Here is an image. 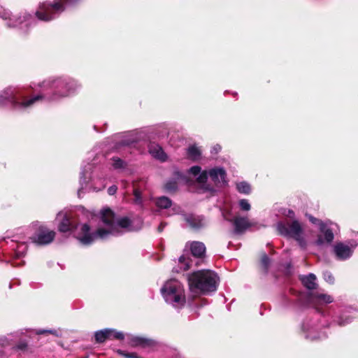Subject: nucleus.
Segmentation results:
<instances>
[{
  "mask_svg": "<svg viewBox=\"0 0 358 358\" xmlns=\"http://www.w3.org/2000/svg\"><path fill=\"white\" fill-rule=\"evenodd\" d=\"M40 94L30 97L27 87H9L0 94V106L10 105L15 110H27L41 100L58 101L72 95L79 87L70 78H48L38 84Z\"/></svg>",
  "mask_w": 358,
  "mask_h": 358,
  "instance_id": "1",
  "label": "nucleus"
},
{
  "mask_svg": "<svg viewBox=\"0 0 358 358\" xmlns=\"http://www.w3.org/2000/svg\"><path fill=\"white\" fill-rule=\"evenodd\" d=\"M57 220L60 221L58 227L60 231L66 232L76 229V238L85 245H90L96 239H106L110 235L117 236L125 231L141 228L134 227L127 217L115 218L113 212L109 208L101 211V220L106 228H99L95 232H91L87 224H76L71 216L67 213L59 212L57 215Z\"/></svg>",
  "mask_w": 358,
  "mask_h": 358,
  "instance_id": "2",
  "label": "nucleus"
},
{
  "mask_svg": "<svg viewBox=\"0 0 358 358\" xmlns=\"http://www.w3.org/2000/svg\"><path fill=\"white\" fill-rule=\"evenodd\" d=\"M187 280L192 292L208 293L217 289L219 277L210 270H201L189 274Z\"/></svg>",
  "mask_w": 358,
  "mask_h": 358,
  "instance_id": "3",
  "label": "nucleus"
},
{
  "mask_svg": "<svg viewBox=\"0 0 358 358\" xmlns=\"http://www.w3.org/2000/svg\"><path fill=\"white\" fill-rule=\"evenodd\" d=\"M283 220L276 224L278 233L287 238H292L297 241L302 248H306V241L303 238V229L301 223L296 219L294 213L289 210Z\"/></svg>",
  "mask_w": 358,
  "mask_h": 358,
  "instance_id": "4",
  "label": "nucleus"
},
{
  "mask_svg": "<svg viewBox=\"0 0 358 358\" xmlns=\"http://www.w3.org/2000/svg\"><path fill=\"white\" fill-rule=\"evenodd\" d=\"M189 173L196 178V182L204 191H213V189L210 185L207 184L208 177L209 176L215 185H226L227 173L225 170L221 167H215L207 171H201L199 166H194L189 169Z\"/></svg>",
  "mask_w": 358,
  "mask_h": 358,
  "instance_id": "5",
  "label": "nucleus"
},
{
  "mask_svg": "<svg viewBox=\"0 0 358 358\" xmlns=\"http://www.w3.org/2000/svg\"><path fill=\"white\" fill-rule=\"evenodd\" d=\"M161 292L165 301L173 307L181 308L185 305V290L179 281L174 279L166 281Z\"/></svg>",
  "mask_w": 358,
  "mask_h": 358,
  "instance_id": "6",
  "label": "nucleus"
},
{
  "mask_svg": "<svg viewBox=\"0 0 358 358\" xmlns=\"http://www.w3.org/2000/svg\"><path fill=\"white\" fill-rule=\"evenodd\" d=\"M78 0H54L39 4L35 15L42 21L48 22L57 17L64 10L66 5H73Z\"/></svg>",
  "mask_w": 358,
  "mask_h": 358,
  "instance_id": "7",
  "label": "nucleus"
},
{
  "mask_svg": "<svg viewBox=\"0 0 358 358\" xmlns=\"http://www.w3.org/2000/svg\"><path fill=\"white\" fill-rule=\"evenodd\" d=\"M0 17L6 21L8 27H19L24 33L27 32L29 27L36 23L34 18L26 12L20 13V15H13L2 7H0Z\"/></svg>",
  "mask_w": 358,
  "mask_h": 358,
  "instance_id": "8",
  "label": "nucleus"
},
{
  "mask_svg": "<svg viewBox=\"0 0 358 358\" xmlns=\"http://www.w3.org/2000/svg\"><path fill=\"white\" fill-rule=\"evenodd\" d=\"M187 249L191 251V253L194 258H202L206 252L205 245L201 242L192 241L187 243L185 248V252L178 259L179 267L181 271L188 270L193 263L192 259L190 258L188 254L185 253V251Z\"/></svg>",
  "mask_w": 358,
  "mask_h": 358,
  "instance_id": "9",
  "label": "nucleus"
},
{
  "mask_svg": "<svg viewBox=\"0 0 358 358\" xmlns=\"http://www.w3.org/2000/svg\"><path fill=\"white\" fill-rule=\"evenodd\" d=\"M33 231L29 237L31 241L38 245H47L55 238V233L43 225L35 224L29 229L28 233Z\"/></svg>",
  "mask_w": 358,
  "mask_h": 358,
  "instance_id": "10",
  "label": "nucleus"
},
{
  "mask_svg": "<svg viewBox=\"0 0 358 358\" xmlns=\"http://www.w3.org/2000/svg\"><path fill=\"white\" fill-rule=\"evenodd\" d=\"M338 228L336 224H334L330 221L325 222H320V231L322 235L319 236L315 241V244L317 245H322L324 243H330L334 239V231Z\"/></svg>",
  "mask_w": 358,
  "mask_h": 358,
  "instance_id": "11",
  "label": "nucleus"
},
{
  "mask_svg": "<svg viewBox=\"0 0 358 358\" xmlns=\"http://www.w3.org/2000/svg\"><path fill=\"white\" fill-rule=\"evenodd\" d=\"M353 247L343 243H336L334 247V254L339 260H345L350 258L353 253Z\"/></svg>",
  "mask_w": 358,
  "mask_h": 358,
  "instance_id": "12",
  "label": "nucleus"
},
{
  "mask_svg": "<svg viewBox=\"0 0 358 358\" xmlns=\"http://www.w3.org/2000/svg\"><path fill=\"white\" fill-rule=\"evenodd\" d=\"M155 203L156 206L161 209L171 208V213L169 215L179 214L182 212L180 207L177 206H172L171 200L164 196H159L155 199Z\"/></svg>",
  "mask_w": 358,
  "mask_h": 358,
  "instance_id": "13",
  "label": "nucleus"
},
{
  "mask_svg": "<svg viewBox=\"0 0 358 358\" xmlns=\"http://www.w3.org/2000/svg\"><path fill=\"white\" fill-rule=\"evenodd\" d=\"M233 224L236 234L243 233L252 225L247 217L241 216H236L233 220Z\"/></svg>",
  "mask_w": 358,
  "mask_h": 358,
  "instance_id": "14",
  "label": "nucleus"
},
{
  "mask_svg": "<svg viewBox=\"0 0 358 358\" xmlns=\"http://www.w3.org/2000/svg\"><path fill=\"white\" fill-rule=\"evenodd\" d=\"M185 219L189 226L194 229H199L206 225V220L201 215H189Z\"/></svg>",
  "mask_w": 358,
  "mask_h": 358,
  "instance_id": "15",
  "label": "nucleus"
},
{
  "mask_svg": "<svg viewBox=\"0 0 358 358\" xmlns=\"http://www.w3.org/2000/svg\"><path fill=\"white\" fill-rule=\"evenodd\" d=\"M182 182H185V177L179 172L175 173V177L168 180L164 185V189L167 192H174L177 189L178 186Z\"/></svg>",
  "mask_w": 358,
  "mask_h": 358,
  "instance_id": "16",
  "label": "nucleus"
},
{
  "mask_svg": "<svg viewBox=\"0 0 358 358\" xmlns=\"http://www.w3.org/2000/svg\"><path fill=\"white\" fill-rule=\"evenodd\" d=\"M310 300L314 306L324 305L330 303L334 301L330 295L319 293L311 295Z\"/></svg>",
  "mask_w": 358,
  "mask_h": 358,
  "instance_id": "17",
  "label": "nucleus"
},
{
  "mask_svg": "<svg viewBox=\"0 0 358 358\" xmlns=\"http://www.w3.org/2000/svg\"><path fill=\"white\" fill-rule=\"evenodd\" d=\"M149 152L155 158L160 161H165L166 159V155L162 148L157 144L152 143L149 145Z\"/></svg>",
  "mask_w": 358,
  "mask_h": 358,
  "instance_id": "18",
  "label": "nucleus"
},
{
  "mask_svg": "<svg viewBox=\"0 0 358 358\" xmlns=\"http://www.w3.org/2000/svg\"><path fill=\"white\" fill-rule=\"evenodd\" d=\"M301 280L303 285L308 289H313L316 287V277L314 274L310 273L308 275L302 276Z\"/></svg>",
  "mask_w": 358,
  "mask_h": 358,
  "instance_id": "19",
  "label": "nucleus"
},
{
  "mask_svg": "<svg viewBox=\"0 0 358 358\" xmlns=\"http://www.w3.org/2000/svg\"><path fill=\"white\" fill-rule=\"evenodd\" d=\"M130 343L132 346H146L150 344V341L142 337L131 336Z\"/></svg>",
  "mask_w": 358,
  "mask_h": 358,
  "instance_id": "20",
  "label": "nucleus"
},
{
  "mask_svg": "<svg viewBox=\"0 0 358 358\" xmlns=\"http://www.w3.org/2000/svg\"><path fill=\"white\" fill-rule=\"evenodd\" d=\"M187 157L192 160H197L200 158L201 151L199 148L195 145H191L187 149Z\"/></svg>",
  "mask_w": 358,
  "mask_h": 358,
  "instance_id": "21",
  "label": "nucleus"
},
{
  "mask_svg": "<svg viewBox=\"0 0 358 358\" xmlns=\"http://www.w3.org/2000/svg\"><path fill=\"white\" fill-rule=\"evenodd\" d=\"M302 330L306 334V337L307 338H310L311 340H315L317 338H320L322 336H317L316 334L315 329L313 327L306 328V324H303Z\"/></svg>",
  "mask_w": 358,
  "mask_h": 358,
  "instance_id": "22",
  "label": "nucleus"
},
{
  "mask_svg": "<svg viewBox=\"0 0 358 358\" xmlns=\"http://www.w3.org/2000/svg\"><path fill=\"white\" fill-rule=\"evenodd\" d=\"M110 331L109 329H103L95 333V339L98 343H103L109 338Z\"/></svg>",
  "mask_w": 358,
  "mask_h": 358,
  "instance_id": "23",
  "label": "nucleus"
},
{
  "mask_svg": "<svg viewBox=\"0 0 358 358\" xmlns=\"http://www.w3.org/2000/svg\"><path fill=\"white\" fill-rule=\"evenodd\" d=\"M236 189L240 193L249 194L251 188L250 185L246 182H241L236 184Z\"/></svg>",
  "mask_w": 358,
  "mask_h": 358,
  "instance_id": "24",
  "label": "nucleus"
},
{
  "mask_svg": "<svg viewBox=\"0 0 358 358\" xmlns=\"http://www.w3.org/2000/svg\"><path fill=\"white\" fill-rule=\"evenodd\" d=\"M134 201L136 204L142 206L143 205V198L141 195V192L138 189H134Z\"/></svg>",
  "mask_w": 358,
  "mask_h": 358,
  "instance_id": "25",
  "label": "nucleus"
},
{
  "mask_svg": "<svg viewBox=\"0 0 358 358\" xmlns=\"http://www.w3.org/2000/svg\"><path fill=\"white\" fill-rule=\"evenodd\" d=\"M238 205H239L240 208L244 211H249L251 208L250 203H249L248 200H247V199H241L238 201Z\"/></svg>",
  "mask_w": 358,
  "mask_h": 358,
  "instance_id": "26",
  "label": "nucleus"
},
{
  "mask_svg": "<svg viewBox=\"0 0 358 358\" xmlns=\"http://www.w3.org/2000/svg\"><path fill=\"white\" fill-rule=\"evenodd\" d=\"M110 334L109 338L110 339H118V340H122L124 338V334L122 332L116 331L113 329H109Z\"/></svg>",
  "mask_w": 358,
  "mask_h": 358,
  "instance_id": "27",
  "label": "nucleus"
},
{
  "mask_svg": "<svg viewBox=\"0 0 358 358\" xmlns=\"http://www.w3.org/2000/svg\"><path fill=\"white\" fill-rule=\"evenodd\" d=\"M85 170H83L80 173V185L81 186L83 185V184H86L87 182V178L88 177L85 176ZM83 187H81L78 191V196H80L81 195V192H82V189H83Z\"/></svg>",
  "mask_w": 358,
  "mask_h": 358,
  "instance_id": "28",
  "label": "nucleus"
},
{
  "mask_svg": "<svg viewBox=\"0 0 358 358\" xmlns=\"http://www.w3.org/2000/svg\"><path fill=\"white\" fill-rule=\"evenodd\" d=\"M27 249V245L25 243H20L17 245L16 249V255L17 257L23 256Z\"/></svg>",
  "mask_w": 358,
  "mask_h": 358,
  "instance_id": "29",
  "label": "nucleus"
},
{
  "mask_svg": "<svg viewBox=\"0 0 358 358\" xmlns=\"http://www.w3.org/2000/svg\"><path fill=\"white\" fill-rule=\"evenodd\" d=\"M112 160H113V166L115 169H121V168H124L125 166L124 162L118 157H113Z\"/></svg>",
  "mask_w": 358,
  "mask_h": 358,
  "instance_id": "30",
  "label": "nucleus"
},
{
  "mask_svg": "<svg viewBox=\"0 0 358 358\" xmlns=\"http://www.w3.org/2000/svg\"><path fill=\"white\" fill-rule=\"evenodd\" d=\"M350 322L351 318L348 315H342L337 320V322L340 326H344Z\"/></svg>",
  "mask_w": 358,
  "mask_h": 358,
  "instance_id": "31",
  "label": "nucleus"
},
{
  "mask_svg": "<svg viewBox=\"0 0 358 358\" xmlns=\"http://www.w3.org/2000/svg\"><path fill=\"white\" fill-rule=\"evenodd\" d=\"M269 262H270L269 258L268 257V256L264 254L262 257L261 264L265 271L267 270L268 265H269Z\"/></svg>",
  "mask_w": 358,
  "mask_h": 358,
  "instance_id": "32",
  "label": "nucleus"
},
{
  "mask_svg": "<svg viewBox=\"0 0 358 358\" xmlns=\"http://www.w3.org/2000/svg\"><path fill=\"white\" fill-rule=\"evenodd\" d=\"M324 279L326 282L329 284H332L334 282V278L332 274L329 271H325L323 273Z\"/></svg>",
  "mask_w": 358,
  "mask_h": 358,
  "instance_id": "33",
  "label": "nucleus"
},
{
  "mask_svg": "<svg viewBox=\"0 0 358 358\" xmlns=\"http://www.w3.org/2000/svg\"><path fill=\"white\" fill-rule=\"evenodd\" d=\"M117 189V186H115V185L110 186V187L108 189V193L110 195H113V194H115L116 193Z\"/></svg>",
  "mask_w": 358,
  "mask_h": 358,
  "instance_id": "34",
  "label": "nucleus"
},
{
  "mask_svg": "<svg viewBox=\"0 0 358 358\" xmlns=\"http://www.w3.org/2000/svg\"><path fill=\"white\" fill-rule=\"evenodd\" d=\"M44 333H50V334H55V335L57 336V334L56 333V331H52V330H38L37 331L38 334H44Z\"/></svg>",
  "mask_w": 358,
  "mask_h": 358,
  "instance_id": "35",
  "label": "nucleus"
},
{
  "mask_svg": "<svg viewBox=\"0 0 358 358\" xmlns=\"http://www.w3.org/2000/svg\"><path fill=\"white\" fill-rule=\"evenodd\" d=\"M310 221L315 224L319 225L320 227V222H323L322 221H321L317 218H315L313 217H310Z\"/></svg>",
  "mask_w": 358,
  "mask_h": 358,
  "instance_id": "36",
  "label": "nucleus"
},
{
  "mask_svg": "<svg viewBox=\"0 0 358 358\" xmlns=\"http://www.w3.org/2000/svg\"><path fill=\"white\" fill-rule=\"evenodd\" d=\"M125 357L127 358H138L137 355L134 353L127 354L125 355Z\"/></svg>",
  "mask_w": 358,
  "mask_h": 358,
  "instance_id": "37",
  "label": "nucleus"
},
{
  "mask_svg": "<svg viewBox=\"0 0 358 358\" xmlns=\"http://www.w3.org/2000/svg\"><path fill=\"white\" fill-rule=\"evenodd\" d=\"M220 149L221 147L219 145H217L213 148V150L216 153L218 152L220 150Z\"/></svg>",
  "mask_w": 358,
  "mask_h": 358,
  "instance_id": "38",
  "label": "nucleus"
},
{
  "mask_svg": "<svg viewBox=\"0 0 358 358\" xmlns=\"http://www.w3.org/2000/svg\"><path fill=\"white\" fill-rule=\"evenodd\" d=\"M164 227V224L163 223H161L160 225L158 227V231H162Z\"/></svg>",
  "mask_w": 358,
  "mask_h": 358,
  "instance_id": "39",
  "label": "nucleus"
},
{
  "mask_svg": "<svg viewBox=\"0 0 358 358\" xmlns=\"http://www.w3.org/2000/svg\"><path fill=\"white\" fill-rule=\"evenodd\" d=\"M23 348H24V346H20V349H22Z\"/></svg>",
  "mask_w": 358,
  "mask_h": 358,
  "instance_id": "40",
  "label": "nucleus"
}]
</instances>
